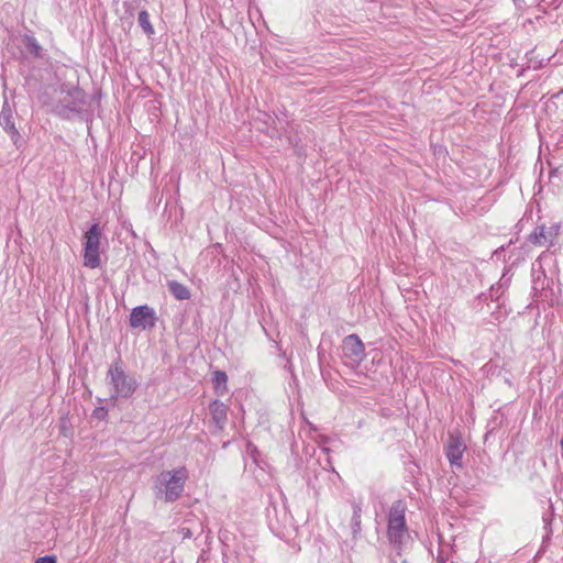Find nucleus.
<instances>
[{
    "mask_svg": "<svg viewBox=\"0 0 563 563\" xmlns=\"http://www.w3.org/2000/svg\"><path fill=\"white\" fill-rule=\"evenodd\" d=\"M188 471L181 466L161 472L153 481V492L156 499L164 503L178 500L185 489Z\"/></svg>",
    "mask_w": 563,
    "mask_h": 563,
    "instance_id": "nucleus-1",
    "label": "nucleus"
},
{
    "mask_svg": "<svg viewBox=\"0 0 563 563\" xmlns=\"http://www.w3.org/2000/svg\"><path fill=\"white\" fill-rule=\"evenodd\" d=\"M406 510L405 501L399 499L393 503L388 512L387 537L389 542L398 548L409 539L405 518Z\"/></svg>",
    "mask_w": 563,
    "mask_h": 563,
    "instance_id": "nucleus-2",
    "label": "nucleus"
},
{
    "mask_svg": "<svg viewBox=\"0 0 563 563\" xmlns=\"http://www.w3.org/2000/svg\"><path fill=\"white\" fill-rule=\"evenodd\" d=\"M106 380L111 386L110 398L113 400L131 397L137 386L136 380L126 375L120 362H115L109 367Z\"/></svg>",
    "mask_w": 563,
    "mask_h": 563,
    "instance_id": "nucleus-3",
    "label": "nucleus"
},
{
    "mask_svg": "<svg viewBox=\"0 0 563 563\" xmlns=\"http://www.w3.org/2000/svg\"><path fill=\"white\" fill-rule=\"evenodd\" d=\"M102 232L98 223H95L85 233L84 265L89 268L100 266V241Z\"/></svg>",
    "mask_w": 563,
    "mask_h": 563,
    "instance_id": "nucleus-4",
    "label": "nucleus"
},
{
    "mask_svg": "<svg viewBox=\"0 0 563 563\" xmlns=\"http://www.w3.org/2000/svg\"><path fill=\"white\" fill-rule=\"evenodd\" d=\"M57 103L60 114L66 111L78 112L86 103L85 93L78 87L63 85L58 91Z\"/></svg>",
    "mask_w": 563,
    "mask_h": 563,
    "instance_id": "nucleus-5",
    "label": "nucleus"
},
{
    "mask_svg": "<svg viewBox=\"0 0 563 563\" xmlns=\"http://www.w3.org/2000/svg\"><path fill=\"white\" fill-rule=\"evenodd\" d=\"M156 320L155 310L147 305L135 307L130 314V325L135 329L154 328Z\"/></svg>",
    "mask_w": 563,
    "mask_h": 563,
    "instance_id": "nucleus-6",
    "label": "nucleus"
},
{
    "mask_svg": "<svg viewBox=\"0 0 563 563\" xmlns=\"http://www.w3.org/2000/svg\"><path fill=\"white\" fill-rule=\"evenodd\" d=\"M0 126L10 136L16 150H20L23 144L22 136L19 130L15 128L12 110L7 103L3 106L0 112Z\"/></svg>",
    "mask_w": 563,
    "mask_h": 563,
    "instance_id": "nucleus-7",
    "label": "nucleus"
},
{
    "mask_svg": "<svg viewBox=\"0 0 563 563\" xmlns=\"http://www.w3.org/2000/svg\"><path fill=\"white\" fill-rule=\"evenodd\" d=\"M560 233V225L554 223L551 227L540 225L530 235L529 241L537 245H553Z\"/></svg>",
    "mask_w": 563,
    "mask_h": 563,
    "instance_id": "nucleus-8",
    "label": "nucleus"
},
{
    "mask_svg": "<svg viewBox=\"0 0 563 563\" xmlns=\"http://www.w3.org/2000/svg\"><path fill=\"white\" fill-rule=\"evenodd\" d=\"M342 351L353 362H360L364 356V345L356 334H350L343 340Z\"/></svg>",
    "mask_w": 563,
    "mask_h": 563,
    "instance_id": "nucleus-9",
    "label": "nucleus"
},
{
    "mask_svg": "<svg viewBox=\"0 0 563 563\" xmlns=\"http://www.w3.org/2000/svg\"><path fill=\"white\" fill-rule=\"evenodd\" d=\"M465 449L466 446L460 437L453 434L450 435L446 445V457L452 465L461 467V460Z\"/></svg>",
    "mask_w": 563,
    "mask_h": 563,
    "instance_id": "nucleus-10",
    "label": "nucleus"
},
{
    "mask_svg": "<svg viewBox=\"0 0 563 563\" xmlns=\"http://www.w3.org/2000/svg\"><path fill=\"white\" fill-rule=\"evenodd\" d=\"M209 409H210V415L212 417L213 422L220 430H222L227 423V416H228L227 406L219 400H214L210 404Z\"/></svg>",
    "mask_w": 563,
    "mask_h": 563,
    "instance_id": "nucleus-11",
    "label": "nucleus"
},
{
    "mask_svg": "<svg viewBox=\"0 0 563 563\" xmlns=\"http://www.w3.org/2000/svg\"><path fill=\"white\" fill-rule=\"evenodd\" d=\"M167 287L170 294L178 300H186L190 298L189 289L176 280L168 282Z\"/></svg>",
    "mask_w": 563,
    "mask_h": 563,
    "instance_id": "nucleus-12",
    "label": "nucleus"
},
{
    "mask_svg": "<svg viewBox=\"0 0 563 563\" xmlns=\"http://www.w3.org/2000/svg\"><path fill=\"white\" fill-rule=\"evenodd\" d=\"M352 519H351V528L352 533L355 537L361 531V517H362V507L361 504L353 501L352 503Z\"/></svg>",
    "mask_w": 563,
    "mask_h": 563,
    "instance_id": "nucleus-13",
    "label": "nucleus"
},
{
    "mask_svg": "<svg viewBox=\"0 0 563 563\" xmlns=\"http://www.w3.org/2000/svg\"><path fill=\"white\" fill-rule=\"evenodd\" d=\"M23 43L30 54H32L35 57L41 56L42 47L34 36L25 35L23 37Z\"/></svg>",
    "mask_w": 563,
    "mask_h": 563,
    "instance_id": "nucleus-14",
    "label": "nucleus"
},
{
    "mask_svg": "<svg viewBox=\"0 0 563 563\" xmlns=\"http://www.w3.org/2000/svg\"><path fill=\"white\" fill-rule=\"evenodd\" d=\"M139 24L147 35L154 34V29L150 22V15L147 11L142 10L139 13Z\"/></svg>",
    "mask_w": 563,
    "mask_h": 563,
    "instance_id": "nucleus-15",
    "label": "nucleus"
},
{
    "mask_svg": "<svg viewBox=\"0 0 563 563\" xmlns=\"http://www.w3.org/2000/svg\"><path fill=\"white\" fill-rule=\"evenodd\" d=\"M227 380H228V376L224 372H221V371H217L214 373V385H216V388H219L220 386H225L227 384Z\"/></svg>",
    "mask_w": 563,
    "mask_h": 563,
    "instance_id": "nucleus-16",
    "label": "nucleus"
},
{
    "mask_svg": "<svg viewBox=\"0 0 563 563\" xmlns=\"http://www.w3.org/2000/svg\"><path fill=\"white\" fill-rule=\"evenodd\" d=\"M108 415V411L104 407H97L93 411H92V417L96 418V419H99V420H103L106 419Z\"/></svg>",
    "mask_w": 563,
    "mask_h": 563,
    "instance_id": "nucleus-17",
    "label": "nucleus"
},
{
    "mask_svg": "<svg viewBox=\"0 0 563 563\" xmlns=\"http://www.w3.org/2000/svg\"><path fill=\"white\" fill-rule=\"evenodd\" d=\"M176 532L183 540L190 539L192 537V531L187 527H180Z\"/></svg>",
    "mask_w": 563,
    "mask_h": 563,
    "instance_id": "nucleus-18",
    "label": "nucleus"
},
{
    "mask_svg": "<svg viewBox=\"0 0 563 563\" xmlns=\"http://www.w3.org/2000/svg\"><path fill=\"white\" fill-rule=\"evenodd\" d=\"M35 563H56V558L52 555H46L38 558Z\"/></svg>",
    "mask_w": 563,
    "mask_h": 563,
    "instance_id": "nucleus-19",
    "label": "nucleus"
}]
</instances>
